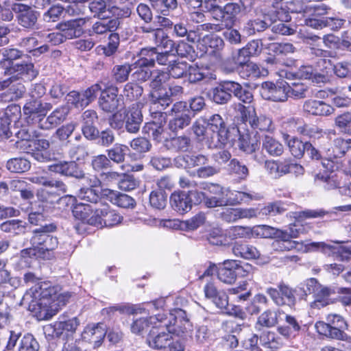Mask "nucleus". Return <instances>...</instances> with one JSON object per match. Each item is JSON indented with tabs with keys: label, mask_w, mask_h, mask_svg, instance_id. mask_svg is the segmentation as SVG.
Segmentation results:
<instances>
[{
	"label": "nucleus",
	"mask_w": 351,
	"mask_h": 351,
	"mask_svg": "<svg viewBox=\"0 0 351 351\" xmlns=\"http://www.w3.org/2000/svg\"><path fill=\"white\" fill-rule=\"evenodd\" d=\"M57 288L43 282L32 286L23 296V301L29 304V310L34 312L42 319H49L53 314L49 313V303L53 300Z\"/></svg>",
	"instance_id": "f257e3e1"
},
{
	"label": "nucleus",
	"mask_w": 351,
	"mask_h": 351,
	"mask_svg": "<svg viewBox=\"0 0 351 351\" xmlns=\"http://www.w3.org/2000/svg\"><path fill=\"white\" fill-rule=\"evenodd\" d=\"M203 189L208 192L206 206L208 208L229 206L230 191L218 184H206Z\"/></svg>",
	"instance_id": "f03ea898"
},
{
	"label": "nucleus",
	"mask_w": 351,
	"mask_h": 351,
	"mask_svg": "<svg viewBox=\"0 0 351 351\" xmlns=\"http://www.w3.org/2000/svg\"><path fill=\"white\" fill-rule=\"evenodd\" d=\"M162 324L163 322L159 321L156 326H152L147 336L145 342L152 349L156 350L165 349L172 339L171 333L167 331L166 327Z\"/></svg>",
	"instance_id": "7ed1b4c3"
},
{
	"label": "nucleus",
	"mask_w": 351,
	"mask_h": 351,
	"mask_svg": "<svg viewBox=\"0 0 351 351\" xmlns=\"http://www.w3.org/2000/svg\"><path fill=\"white\" fill-rule=\"evenodd\" d=\"M204 8L210 14L214 21H226L233 23L234 14L239 10L234 4L226 3L223 6L219 5L208 0L204 2Z\"/></svg>",
	"instance_id": "20e7f679"
},
{
	"label": "nucleus",
	"mask_w": 351,
	"mask_h": 351,
	"mask_svg": "<svg viewBox=\"0 0 351 351\" xmlns=\"http://www.w3.org/2000/svg\"><path fill=\"white\" fill-rule=\"evenodd\" d=\"M101 89L99 84H95L82 92L72 90L66 95L67 102L75 108H85L96 99Z\"/></svg>",
	"instance_id": "39448f33"
},
{
	"label": "nucleus",
	"mask_w": 351,
	"mask_h": 351,
	"mask_svg": "<svg viewBox=\"0 0 351 351\" xmlns=\"http://www.w3.org/2000/svg\"><path fill=\"white\" fill-rule=\"evenodd\" d=\"M238 111L240 112L243 123H247L252 129L260 131H268L271 125V120L265 115L257 116L254 110L252 112L249 108L239 104Z\"/></svg>",
	"instance_id": "423d86ee"
},
{
	"label": "nucleus",
	"mask_w": 351,
	"mask_h": 351,
	"mask_svg": "<svg viewBox=\"0 0 351 351\" xmlns=\"http://www.w3.org/2000/svg\"><path fill=\"white\" fill-rule=\"evenodd\" d=\"M202 121L206 123L208 128L213 132L211 138H217L219 145H225L229 139V132L225 121L221 115L213 114L208 117H202Z\"/></svg>",
	"instance_id": "0eeeda50"
},
{
	"label": "nucleus",
	"mask_w": 351,
	"mask_h": 351,
	"mask_svg": "<svg viewBox=\"0 0 351 351\" xmlns=\"http://www.w3.org/2000/svg\"><path fill=\"white\" fill-rule=\"evenodd\" d=\"M119 88L116 86H110L101 90L98 104L100 109L106 113H114L118 110L121 98L118 95Z\"/></svg>",
	"instance_id": "6e6552de"
},
{
	"label": "nucleus",
	"mask_w": 351,
	"mask_h": 351,
	"mask_svg": "<svg viewBox=\"0 0 351 351\" xmlns=\"http://www.w3.org/2000/svg\"><path fill=\"white\" fill-rule=\"evenodd\" d=\"M86 23L85 18L71 19L59 23L56 25L57 29L62 32V34L66 40H71L81 37L84 30L83 27Z\"/></svg>",
	"instance_id": "1a4fd4ad"
},
{
	"label": "nucleus",
	"mask_w": 351,
	"mask_h": 351,
	"mask_svg": "<svg viewBox=\"0 0 351 351\" xmlns=\"http://www.w3.org/2000/svg\"><path fill=\"white\" fill-rule=\"evenodd\" d=\"M286 82H281L276 85L270 82L262 84L261 94L267 99L276 102L285 101L289 97Z\"/></svg>",
	"instance_id": "9d476101"
},
{
	"label": "nucleus",
	"mask_w": 351,
	"mask_h": 351,
	"mask_svg": "<svg viewBox=\"0 0 351 351\" xmlns=\"http://www.w3.org/2000/svg\"><path fill=\"white\" fill-rule=\"evenodd\" d=\"M81 119L84 136L88 141L96 140V136H98V129L95 126L99 119L97 112L92 109L86 110L82 114Z\"/></svg>",
	"instance_id": "9b49d317"
},
{
	"label": "nucleus",
	"mask_w": 351,
	"mask_h": 351,
	"mask_svg": "<svg viewBox=\"0 0 351 351\" xmlns=\"http://www.w3.org/2000/svg\"><path fill=\"white\" fill-rule=\"evenodd\" d=\"M232 24V23L226 21H215V23H204L199 25L195 29L190 30L189 41L195 43L200 40L203 32H220L224 30V27H230Z\"/></svg>",
	"instance_id": "f8f14e48"
},
{
	"label": "nucleus",
	"mask_w": 351,
	"mask_h": 351,
	"mask_svg": "<svg viewBox=\"0 0 351 351\" xmlns=\"http://www.w3.org/2000/svg\"><path fill=\"white\" fill-rule=\"evenodd\" d=\"M220 215L222 220L234 223L239 219L256 217L258 210L254 208H229L221 212Z\"/></svg>",
	"instance_id": "ddd939ff"
},
{
	"label": "nucleus",
	"mask_w": 351,
	"mask_h": 351,
	"mask_svg": "<svg viewBox=\"0 0 351 351\" xmlns=\"http://www.w3.org/2000/svg\"><path fill=\"white\" fill-rule=\"evenodd\" d=\"M338 293V287L334 286L322 285L319 288L311 306L314 308H322L337 302L335 298Z\"/></svg>",
	"instance_id": "4468645a"
},
{
	"label": "nucleus",
	"mask_w": 351,
	"mask_h": 351,
	"mask_svg": "<svg viewBox=\"0 0 351 351\" xmlns=\"http://www.w3.org/2000/svg\"><path fill=\"white\" fill-rule=\"evenodd\" d=\"M50 171L60 173L64 176L73 177L75 178H84V173L74 161L60 162L49 165Z\"/></svg>",
	"instance_id": "2eb2a0df"
},
{
	"label": "nucleus",
	"mask_w": 351,
	"mask_h": 351,
	"mask_svg": "<svg viewBox=\"0 0 351 351\" xmlns=\"http://www.w3.org/2000/svg\"><path fill=\"white\" fill-rule=\"evenodd\" d=\"M237 71L243 78L258 77L261 73L259 66L254 62H250L246 58H234V65L230 71Z\"/></svg>",
	"instance_id": "dca6fc26"
},
{
	"label": "nucleus",
	"mask_w": 351,
	"mask_h": 351,
	"mask_svg": "<svg viewBox=\"0 0 351 351\" xmlns=\"http://www.w3.org/2000/svg\"><path fill=\"white\" fill-rule=\"evenodd\" d=\"M105 336V329L99 324L88 325L82 332V340L93 343V348H97L101 345Z\"/></svg>",
	"instance_id": "f3484780"
},
{
	"label": "nucleus",
	"mask_w": 351,
	"mask_h": 351,
	"mask_svg": "<svg viewBox=\"0 0 351 351\" xmlns=\"http://www.w3.org/2000/svg\"><path fill=\"white\" fill-rule=\"evenodd\" d=\"M143 122V114L138 104L129 108L125 116V130L129 133H137Z\"/></svg>",
	"instance_id": "a211bd4d"
},
{
	"label": "nucleus",
	"mask_w": 351,
	"mask_h": 351,
	"mask_svg": "<svg viewBox=\"0 0 351 351\" xmlns=\"http://www.w3.org/2000/svg\"><path fill=\"white\" fill-rule=\"evenodd\" d=\"M5 75H16L25 77L27 80H32L37 75L38 71L31 62L16 63L12 66H8L4 71Z\"/></svg>",
	"instance_id": "6ab92c4d"
},
{
	"label": "nucleus",
	"mask_w": 351,
	"mask_h": 351,
	"mask_svg": "<svg viewBox=\"0 0 351 351\" xmlns=\"http://www.w3.org/2000/svg\"><path fill=\"white\" fill-rule=\"evenodd\" d=\"M313 245L320 249L326 255L335 256L339 261H345L350 258V251L346 247L324 242L314 243Z\"/></svg>",
	"instance_id": "aec40b11"
},
{
	"label": "nucleus",
	"mask_w": 351,
	"mask_h": 351,
	"mask_svg": "<svg viewBox=\"0 0 351 351\" xmlns=\"http://www.w3.org/2000/svg\"><path fill=\"white\" fill-rule=\"evenodd\" d=\"M18 6L20 8L16 16L18 23L25 28H34L37 23L38 12L23 4H19Z\"/></svg>",
	"instance_id": "412c9836"
},
{
	"label": "nucleus",
	"mask_w": 351,
	"mask_h": 351,
	"mask_svg": "<svg viewBox=\"0 0 351 351\" xmlns=\"http://www.w3.org/2000/svg\"><path fill=\"white\" fill-rule=\"evenodd\" d=\"M304 112L315 116H328L334 108L322 101L315 99L306 100L303 105Z\"/></svg>",
	"instance_id": "4be33fe9"
},
{
	"label": "nucleus",
	"mask_w": 351,
	"mask_h": 351,
	"mask_svg": "<svg viewBox=\"0 0 351 351\" xmlns=\"http://www.w3.org/2000/svg\"><path fill=\"white\" fill-rule=\"evenodd\" d=\"M300 330L301 326L297 319L288 314H285V323L277 328L278 333L286 339L295 337Z\"/></svg>",
	"instance_id": "5701e85b"
},
{
	"label": "nucleus",
	"mask_w": 351,
	"mask_h": 351,
	"mask_svg": "<svg viewBox=\"0 0 351 351\" xmlns=\"http://www.w3.org/2000/svg\"><path fill=\"white\" fill-rule=\"evenodd\" d=\"M212 99L218 104H224L232 97L231 81H223L211 90Z\"/></svg>",
	"instance_id": "b1692460"
},
{
	"label": "nucleus",
	"mask_w": 351,
	"mask_h": 351,
	"mask_svg": "<svg viewBox=\"0 0 351 351\" xmlns=\"http://www.w3.org/2000/svg\"><path fill=\"white\" fill-rule=\"evenodd\" d=\"M56 230L57 226L53 223L45 224V226L35 228L32 230L30 243L33 247H38L39 248L51 233L56 232Z\"/></svg>",
	"instance_id": "393cba45"
},
{
	"label": "nucleus",
	"mask_w": 351,
	"mask_h": 351,
	"mask_svg": "<svg viewBox=\"0 0 351 351\" xmlns=\"http://www.w3.org/2000/svg\"><path fill=\"white\" fill-rule=\"evenodd\" d=\"M119 25L120 21L117 19H111L107 21H98L93 24L91 28L88 30V34L90 36L94 34L104 35L108 32L117 30Z\"/></svg>",
	"instance_id": "a878e982"
},
{
	"label": "nucleus",
	"mask_w": 351,
	"mask_h": 351,
	"mask_svg": "<svg viewBox=\"0 0 351 351\" xmlns=\"http://www.w3.org/2000/svg\"><path fill=\"white\" fill-rule=\"evenodd\" d=\"M51 108L49 103L43 104L38 99L31 98L23 106V111L26 115L38 114L45 115L46 112Z\"/></svg>",
	"instance_id": "bb28decb"
},
{
	"label": "nucleus",
	"mask_w": 351,
	"mask_h": 351,
	"mask_svg": "<svg viewBox=\"0 0 351 351\" xmlns=\"http://www.w3.org/2000/svg\"><path fill=\"white\" fill-rule=\"evenodd\" d=\"M170 202L172 208L180 213H184L191 209L189 195L185 192H174Z\"/></svg>",
	"instance_id": "cd10ccee"
},
{
	"label": "nucleus",
	"mask_w": 351,
	"mask_h": 351,
	"mask_svg": "<svg viewBox=\"0 0 351 351\" xmlns=\"http://www.w3.org/2000/svg\"><path fill=\"white\" fill-rule=\"evenodd\" d=\"M160 322H163V326L166 327L167 331L171 334L180 335L187 332L190 329L191 324L189 321L185 322H173L171 319H167L165 315H159Z\"/></svg>",
	"instance_id": "c85d7f7f"
},
{
	"label": "nucleus",
	"mask_w": 351,
	"mask_h": 351,
	"mask_svg": "<svg viewBox=\"0 0 351 351\" xmlns=\"http://www.w3.org/2000/svg\"><path fill=\"white\" fill-rule=\"evenodd\" d=\"M232 251L236 256L245 259H256L260 256V252L256 247L243 243H235Z\"/></svg>",
	"instance_id": "c756f323"
},
{
	"label": "nucleus",
	"mask_w": 351,
	"mask_h": 351,
	"mask_svg": "<svg viewBox=\"0 0 351 351\" xmlns=\"http://www.w3.org/2000/svg\"><path fill=\"white\" fill-rule=\"evenodd\" d=\"M149 98L153 105L152 108H158V106H161V108L158 110V112H152V114H159L160 117H162V114L160 110H165L172 102L171 95H169L167 90L162 92H156V90L150 91Z\"/></svg>",
	"instance_id": "7c9ffc66"
},
{
	"label": "nucleus",
	"mask_w": 351,
	"mask_h": 351,
	"mask_svg": "<svg viewBox=\"0 0 351 351\" xmlns=\"http://www.w3.org/2000/svg\"><path fill=\"white\" fill-rule=\"evenodd\" d=\"M278 324V312L273 310H266L262 313L255 324L256 330H262L264 328H271Z\"/></svg>",
	"instance_id": "2f4dec72"
},
{
	"label": "nucleus",
	"mask_w": 351,
	"mask_h": 351,
	"mask_svg": "<svg viewBox=\"0 0 351 351\" xmlns=\"http://www.w3.org/2000/svg\"><path fill=\"white\" fill-rule=\"evenodd\" d=\"M111 0H93L88 4V8L95 18L105 20L110 18L109 7L107 3Z\"/></svg>",
	"instance_id": "473e14b6"
},
{
	"label": "nucleus",
	"mask_w": 351,
	"mask_h": 351,
	"mask_svg": "<svg viewBox=\"0 0 351 351\" xmlns=\"http://www.w3.org/2000/svg\"><path fill=\"white\" fill-rule=\"evenodd\" d=\"M234 195V197H229L230 205L240 204L242 203H249L252 200H260L263 199V195L261 193L254 191L243 192V191H234L230 193Z\"/></svg>",
	"instance_id": "72a5a7b5"
},
{
	"label": "nucleus",
	"mask_w": 351,
	"mask_h": 351,
	"mask_svg": "<svg viewBox=\"0 0 351 351\" xmlns=\"http://www.w3.org/2000/svg\"><path fill=\"white\" fill-rule=\"evenodd\" d=\"M159 315L149 317H140L134 320L131 325V330L135 334H141L146 331L151 326H156L160 321Z\"/></svg>",
	"instance_id": "f704fd0d"
},
{
	"label": "nucleus",
	"mask_w": 351,
	"mask_h": 351,
	"mask_svg": "<svg viewBox=\"0 0 351 351\" xmlns=\"http://www.w3.org/2000/svg\"><path fill=\"white\" fill-rule=\"evenodd\" d=\"M132 71V64L125 63L123 64H117L112 69L111 77L115 82L123 83L128 80Z\"/></svg>",
	"instance_id": "c9c22d12"
},
{
	"label": "nucleus",
	"mask_w": 351,
	"mask_h": 351,
	"mask_svg": "<svg viewBox=\"0 0 351 351\" xmlns=\"http://www.w3.org/2000/svg\"><path fill=\"white\" fill-rule=\"evenodd\" d=\"M315 183L322 186L326 191H330L339 187L340 182L336 176H329L327 173H317L314 178Z\"/></svg>",
	"instance_id": "e433bc0d"
},
{
	"label": "nucleus",
	"mask_w": 351,
	"mask_h": 351,
	"mask_svg": "<svg viewBox=\"0 0 351 351\" xmlns=\"http://www.w3.org/2000/svg\"><path fill=\"white\" fill-rule=\"evenodd\" d=\"M2 59L0 61V66L4 71L8 66L15 64L14 60L21 58L23 52L16 48H3L1 49Z\"/></svg>",
	"instance_id": "4c0bfd02"
},
{
	"label": "nucleus",
	"mask_w": 351,
	"mask_h": 351,
	"mask_svg": "<svg viewBox=\"0 0 351 351\" xmlns=\"http://www.w3.org/2000/svg\"><path fill=\"white\" fill-rule=\"evenodd\" d=\"M237 132L239 134L238 146L240 149L247 154H252L259 148V143L256 139L251 138L248 133L241 134L240 128H237Z\"/></svg>",
	"instance_id": "58836bf2"
},
{
	"label": "nucleus",
	"mask_w": 351,
	"mask_h": 351,
	"mask_svg": "<svg viewBox=\"0 0 351 351\" xmlns=\"http://www.w3.org/2000/svg\"><path fill=\"white\" fill-rule=\"evenodd\" d=\"M132 65V71H134L131 75L133 82L136 83L146 82L153 75L151 66L138 65V62L137 61H135Z\"/></svg>",
	"instance_id": "ea45409f"
},
{
	"label": "nucleus",
	"mask_w": 351,
	"mask_h": 351,
	"mask_svg": "<svg viewBox=\"0 0 351 351\" xmlns=\"http://www.w3.org/2000/svg\"><path fill=\"white\" fill-rule=\"evenodd\" d=\"M106 191L108 193H105V195H109L111 201L119 207L130 208L134 207L135 205L134 199L126 194L120 193L112 190H106Z\"/></svg>",
	"instance_id": "a19ab883"
},
{
	"label": "nucleus",
	"mask_w": 351,
	"mask_h": 351,
	"mask_svg": "<svg viewBox=\"0 0 351 351\" xmlns=\"http://www.w3.org/2000/svg\"><path fill=\"white\" fill-rule=\"evenodd\" d=\"M13 321L12 308L4 301V293L0 291V329L8 326Z\"/></svg>",
	"instance_id": "79ce46f5"
},
{
	"label": "nucleus",
	"mask_w": 351,
	"mask_h": 351,
	"mask_svg": "<svg viewBox=\"0 0 351 351\" xmlns=\"http://www.w3.org/2000/svg\"><path fill=\"white\" fill-rule=\"evenodd\" d=\"M128 147L123 144L116 143L106 150L107 157L110 161L120 164L125 160Z\"/></svg>",
	"instance_id": "37998d69"
},
{
	"label": "nucleus",
	"mask_w": 351,
	"mask_h": 351,
	"mask_svg": "<svg viewBox=\"0 0 351 351\" xmlns=\"http://www.w3.org/2000/svg\"><path fill=\"white\" fill-rule=\"evenodd\" d=\"M25 92V88L23 84H12L8 90L1 94V98L4 101L17 100L23 97Z\"/></svg>",
	"instance_id": "c03bdc74"
},
{
	"label": "nucleus",
	"mask_w": 351,
	"mask_h": 351,
	"mask_svg": "<svg viewBox=\"0 0 351 351\" xmlns=\"http://www.w3.org/2000/svg\"><path fill=\"white\" fill-rule=\"evenodd\" d=\"M143 93V87L138 83L132 81L125 84L123 94L121 96L125 98L126 100L132 101L140 98Z\"/></svg>",
	"instance_id": "a18cd8bd"
},
{
	"label": "nucleus",
	"mask_w": 351,
	"mask_h": 351,
	"mask_svg": "<svg viewBox=\"0 0 351 351\" xmlns=\"http://www.w3.org/2000/svg\"><path fill=\"white\" fill-rule=\"evenodd\" d=\"M157 49L156 47L143 48L138 53L139 58L136 60L138 65L154 67L156 63Z\"/></svg>",
	"instance_id": "49530a36"
},
{
	"label": "nucleus",
	"mask_w": 351,
	"mask_h": 351,
	"mask_svg": "<svg viewBox=\"0 0 351 351\" xmlns=\"http://www.w3.org/2000/svg\"><path fill=\"white\" fill-rule=\"evenodd\" d=\"M191 145V140L189 137L180 136L166 141L165 146L169 149L186 152Z\"/></svg>",
	"instance_id": "de8ad7c7"
},
{
	"label": "nucleus",
	"mask_w": 351,
	"mask_h": 351,
	"mask_svg": "<svg viewBox=\"0 0 351 351\" xmlns=\"http://www.w3.org/2000/svg\"><path fill=\"white\" fill-rule=\"evenodd\" d=\"M189 70V64L184 61L175 60L169 62L168 66L169 75L172 77L178 79L187 75Z\"/></svg>",
	"instance_id": "09e8293b"
},
{
	"label": "nucleus",
	"mask_w": 351,
	"mask_h": 351,
	"mask_svg": "<svg viewBox=\"0 0 351 351\" xmlns=\"http://www.w3.org/2000/svg\"><path fill=\"white\" fill-rule=\"evenodd\" d=\"M263 148L274 156H280L283 152L282 145L273 137L267 135L265 136L263 141Z\"/></svg>",
	"instance_id": "8fccbe9b"
},
{
	"label": "nucleus",
	"mask_w": 351,
	"mask_h": 351,
	"mask_svg": "<svg viewBox=\"0 0 351 351\" xmlns=\"http://www.w3.org/2000/svg\"><path fill=\"white\" fill-rule=\"evenodd\" d=\"M335 125L341 133L351 135V112H346L337 116Z\"/></svg>",
	"instance_id": "3c124183"
},
{
	"label": "nucleus",
	"mask_w": 351,
	"mask_h": 351,
	"mask_svg": "<svg viewBox=\"0 0 351 351\" xmlns=\"http://www.w3.org/2000/svg\"><path fill=\"white\" fill-rule=\"evenodd\" d=\"M228 171L241 180H245L249 175L248 168L236 158L230 160L228 165Z\"/></svg>",
	"instance_id": "603ef678"
},
{
	"label": "nucleus",
	"mask_w": 351,
	"mask_h": 351,
	"mask_svg": "<svg viewBox=\"0 0 351 351\" xmlns=\"http://www.w3.org/2000/svg\"><path fill=\"white\" fill-rule=\"evenodd\" d=\"M102 215H101V227L114 226L121 223L122 217L114 210H110L108 207L101 208Z\"/></svg>",
	"instance_id": "864d4df0"
},
{
	"label": "nucleus",
	"mask_w": 351,
	"mask_h": 351,
	"mask_svg": "<svg viewBox=\"0 0 351 351\" xmlns=\"http://www.w3.org/2000/svg\"><path fill=\"white\" fill-rule=\"evenodd\" d=\"M260 341L263 346L271 349H278L282 345V339L273 331H267L261 334Z\"/></svg>",
	"instance_id": "5fc2aeb1"
},
{
	"label": "nucleus",
	"mask_w": 351,
	"mask_h": 351,
	"mask_svg": "<svg viewBox=\"0 0 351 351\" xmlns=\"http://www.w3.org/2000/svg\"><path fill=\"white\" fill-rule=\"evenodd\" d=\"M261 45V42L259 40H251L245 47L239 50L237 58H247L258 55L262 51Z\"/></svg>",
	"instance_id": "6e6d98bb"
},
{
	"label": "nucleus",
	"mask_w": 351,
	"mask_h": 351,
	"mask_svg": "<svg viewBox=\"0 0 351 351\" xmlns=\"http://www.w3.org/2000/svg\"><path fill=\"white\" fill-rule=\"evenodd\" d=\"M71 297V294L69 292L58 293L57 291L53 300L49 303V313L55 315L60 308L66 305Z\"/></svg>",
	"instance_id": "4d7b16f0"
},
{
	"label": "nucleus",
	"mask_w": 351,
	"mask_h": 351,
	"mask_svg": "<svg viewBox=\"0 0 351 351\" xmlns=\"http://www.w3.org/2000/svg\"><path fill=\"white\" fill-rule=\"evenodd\" d=\"M30 162L24 158H14L7 162L8 169L13 173H23L30 169Z\"/></svg>",
	"instance_id": "13d9d810"
},
{
	"label": "nucleus",
	"mask_w": 351,
	"mask_h": 351,
	"mask_svg": "<svg viewBox=\"0 0 351 351\" xmlns=\"http://www.w3.org/2000/svg\"><path fill=\"white\" fill-rule=\"evenodd\" d=\"M331 149V150L329 149L328 151V157L330 158H341L348 152V145L346 139L340 137L335 138Z\"/></svg>",
	"instance_id": "bf43d9fd"
},
{
	"label": "nucleus",
	"mask_w": 351,
	"mask_h": 351,
	"mask_svg": "<svg viewBox=\"0 0 351 351\" xmlns=\"http://www.w3.org/2000/svg\"><path fill=\"white\" fill-rule=\"evenodd\" d=\"M289 92V97L295 99H300L306 97L308 91V86L303 83L293 82L291 84L286 83Z\"/></svg>",
	"instance_id": "052dcab7"
},
{
	"label": "nucleus",
	"mask_w": 351,
	"mask_h": 351,
	"mask_svg": "<svg viewBox=\"0 0 351 351\" xmlns=\"http://www.w3.org/2000/svg\"><path fill=\"white\" fill-rule=\"evenodd\" d=\"M267 49L277 56H287L295 51V47L289 43H269Z\"/></svg>",
	"instance_id": "680f3d73"
},
{
	"label": "nucleus",
	"mask_w": 351,
	"mask_h": 351,
	"mask_svg": "<svg viewBox=\"0 0 351 351\" xmlns=\"http://www.w3.org/2000/svg\"><path fill=\"white\" fill-rule=\"evenodd\" d=\"M232 93L244 104H250L253 99L252 93L247 89L234 81H231Z\"/></svg>",
	"instance_id": "e2e57ef3"
},
{
	"label": "nucleus",
	"mask_w": 351,
	"mask_h": 351,
	"mask_svg": "<svg viewBox=\"0 0 351 351\" xmlns=\"http://www.w3.org/2000/svg\"><path fill=\"white\" fill-rule=\"evenodd\" d=\"M315 328L318 333L324 335L327 337L336 339H343V335L340 333L337 329H332L329 322L325 323L324 322H316Z\"/></svg>",
	"instance_id": "0e129e2a"
},
{
	"label": "nucleus",
	"mask_w": 351,
	"mask_h": 351,
	"mask_svg": "<svg viewBox=\"0 0 351 351\" xmlns=\"http://www.w3.org/2000/svg\"><path fill=\"white\" fill-rule=\"evenodd\" d=\"M143 132L158 142H160L163 138L164 129L161 123L155 121L147 123L143 128Z\"/></svg>",
	"instance_id": "69168bd1"
},
{
	"label": "nucleus",
	"mask_w": 351,
	"mask_h": 351,
	"mask_svg": "<svg viewBox=\"0 0 351 351\" xmlns=\"http://www.w3.org/2000/svg\"><path fill=\"white\" fill-rule=\"evenodd\" d=\"M40 345L31 334H25L19 343L18 351H38Z\"/></svg>",
	"instance_id": "338daca9"
},
{
	"label": "nucleus",
	"mask_w": 351,
	"mask_h": 351,
	"mask_svg": "<svg viewBox=\"0 0 351 351\" xmlns=\"http://www.w3.org/2000/svg\"><path fill=\"white\" fill-rule=\"evenodd\" d=\"M2 231L13 234H20L25 232L23 221L18 219L8 220L0 225Z\"/></svg>",
	"instance_id": "774afa93"
}]
</instances>
